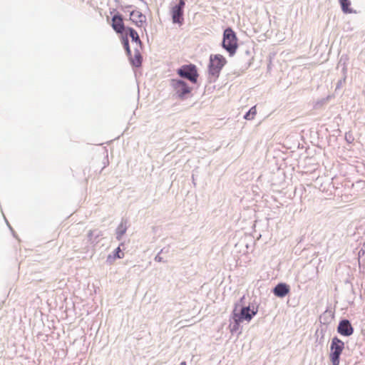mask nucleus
Instances as JSON below:
<instances>
[{
    "label": "nucleus",
    "instance_id": "1",
    "mask_svg": "<svg viewBox=\"0 0 365 365\" xmlns=\"http://www.w3.org/2000/svg\"><path fill=\"white\" fill-rule=\"evenodd\" d=\"M257 307H252L251 309L250 306L244 307L238 311L237 305L236 304L232 312V318L236 324L239 325L244 322H250L253 317L257 314Z\"/></svg>",
    "mask_w": 365,
    "mask_h": 365
},
{
    "label": "nucleus",
    "instance_id": "6",
    "mask_svg": "<svg viewBox=\"0 0 365 365\" xmlns=\"http://www.w3.org/2000/svg\"><path fill=\"white\" fill-rule=\"evenodd\" d=\"M177 72L180 77L185 78L193 83L197 81L198 73L196 66L193 64L182 66Z\"/></svg>",
    "mask_w": 365,
    "mask_h": 365
},
{
    "label": "nucleus",
    "instance_id": "2",
    "mask_svg": "<svg viewBox=\"0 0 365 365\" xmlns=\"http://www.w3.org/2000/svg\"><path fill=\"white\" fill-rule=\"evenodd\" d=\"M222 46L230 56L234 55L237 51V38L235 33L231 29H227L224 31Z\"/></svg>",
    "mask_w": 365,
    "mask_h": 365
},
{
    "label": "nucleus",
    "instance_id": "17",
    "mask_svg": "<svg viewBox=\"0 0 365 365\" xmlns=\"http://www.w3.org/2000/svg\"><path fill=\"white\" fill-rule=\"evenodd\" d=\"M113 29L117 32H122L124 29V24H112Z\"/></svg>",
    "mask_w": 365,
    "mask_h": 365
},
{
    "label": "nucleus",
    "instance_id": "9",
    "mask_svg": "<svg viewBox=\"0 0 365 365\" xmlns=\"http://www.w3.org/2000/svg\"><path fill=\"white\" fill-rule=\"evenodd\" d=\"M123 46L130 56V60L131 63L136 67H139L142 63V56L140 55V53L138 50L139 47H135L133 52L130 51L129 46H128V39H123Z\"/></svg>",
    "mask_w": 365,
    "mask_h": 365
},
{
    "label": "nucleus",
    "instance_id": "12",
    "mask_svg": "<svg viewBox=\"0 0 365 365\" xmlns=\"http://www.w3.org/2000/svg\"><path fill=\"white\" fill-rule=\"evenodd\" d=\"M289 286L284 283L278 284L274 289L273 293L278 297H284L289 292Z\"/></svg>",
    "mask_w": 365,
    "mask_h": 365
},
{
    "label": "nucleus",
    "instance_id": "8",
    "mask_svg": "<svg viewBox=\"0 0 365 365\" xmlns=\"http://www.w3.org/2000/svg\"><path fill=\"white\" fill-rule=\"evenodd\" d=\"M185 5V3L184 0H179L178 4L172 7L171 16L173 23H182L184 20L183 15Z\"/></svg>",
    "mask_w": 365,
    "mask_h": 365
},
{
    "label": "nucleus",
    "instance_id": "14",
    "mask_svg": "<svg viewBox=\"0 0 365 365\" xmlns=\"http://www.w3.org/2000/svg\"><path fill=\"white\" fill-rule=\"evenodd\" d=\"M342 11L346 14H350L352 12V10L350 7L351 1L350 0H339Z\"/></svg>",
    "mask_w": 365,
    "mask_h": 365
},
{
    "label": "nucleus",
    "instance_id": "15",
    "mask_svg": "<svg viewBox=\"0 0 365 365\" xmlns=\"http://www.w3.org/2000/svg\"><path fill=\"white\" fill-rule=\"evenodd\" d=\"M257 113L256 106L252 107L250 110L245 115L246 120L253 119Z\"/></svg>",
    "mask_w": 365,
    "mask_h": 365
},
{
    "label": "nucleus",
    "instance_id": "7",
    "mask_svg": "<svg viewBox=\"0 0 365 365\" xmlns=\"http://www.w3.org/2000/svg\"><path fill=\"white\" fill-rule=\"evenodd\" d=\"M171 86L179 98H183L186 94L191 92V88L187 84L182 81L178 79H173L171 81Z\"/></svg>",
    "mask_w": 365,
    "mask_h": 365
},
{
    "label": "nucleus",
    "instance_id": "19",
    "mask_svg": "<svg viewBox=\"0 0 365 365\" xmlns=\"http://www.w3.org/2000/svg\"><path fill=\"white\" fill-rule=\"evenodd\" d=\"M180 365H187V364H186V362H185V361H182V362H181V363H180Z\"/></svg>",
    "mask_w": 365,
    "mask_h": 365
},
{
    "label": "nucleus",
    "instance_id": "10",
    "mask_svg": "<svg viewBox=\"0 0 365 365\" xmlns=\"http://www.w3.org/2000/svg\"><path fill=\"white\" fill-rule=\"evenodd\" d=\"M337 331L340 334L348 336L353 334L354 329L349 321L344 319L339 322Z\"/></svg>",
    "mask_w": 365,
    "mask_h": 365
},
{
    "label": "nucleus",
    "instance_id": "13",
    "mask_svg": "<svg viewBox=\"0 0 365 365\" xmlns=\"http://www.w3.org/2000/svg\"><path fill=\"white\" fill-rule=\"evenodd\" d=\"M127 35H129L132 40V43L135 45V47H140L141 42L139 38L138 33L132 29H128V33Z\"/></svg>",
    "mask_w": 365,
    "mask_h": 365
},
{
    "label": "nucleus",
    "instance_id": "16",
    "mask_svg": "<svg viewBox=\"0 0 365 365\" xmlns=\"http://www.w3.org/2000/svg\"><path fill=\"white\" fill-rule=\"evenodd\" d=\"M123 257H124V254L121 252L120 247H118L115 250V253L114 255L113 258L114 259H115V258L121 259Z\"/></svg>",
    "mask_w": 365,
    "mask_h": 365
},
{
    "label": "nucleus",
    "instance_id": "18",
    "mask_svg": "<svg viewBox=\"0 0 365 365\" xmlns=\"http://www.w3.org/2000/svg\"><path fill=\"white\" fill-rule=\"evenodd\" d=\"M123 234H124V231H122L120 234H118V239H120Z\"/></svg>",
    "mask_w": 365,
    "mask_h": 365
},
{
    "label": "nucleus",
    "instance_id": "11",
    "mask_svg": "<svg viewBox=\"0 0 365 365\" xmlns=\"http://www.w3.org/2000/svg\"><path fill=\"white\" fill-rule=\"evenodd\" d=\"M129 21L131 23H145L146 17L140 11L133 7L129 13Z\"/></svg>",
    "mask_w": 365,
    "mask_h": 365
},
{
    "label": "nucleus",
    "instance_id": "3",
    "mask_svg": "<svg viewBox=\"0 0 365 365\" xmlns=\"http://www.w3.org/2000/svg\"><path fill=\"white\" fill-rule=\"evenodd\" d=\"M344 349V343L338 337H334L330 346L329 359L333 365H339L340 355Z\"/></svg>",
    "mask_w": 365,
    "mask_h": 365
},
{
    "label": "nucleus",
    "instance_id": "4",
    "mask_svg": "<svg viewBox=\"0 0 365 365\" xmlns=\"http://www.w3.org/2000/svg\"><path fill=\"white\" fill-rule=\"evenodd\" d=\"M226 63L227 60L223 56L220 54L211 55L209 63L210 74L217 77Z\"/></svg>",
    "mask_w": 365,
    "mask_h": 365
},
{
    "label": "nucleus",
    "instance_id": "5",
    "mask_svg": "<svg viewBox=\"0 0 365 365\" xmlns=\"http://www.w3.org/2000/svg\"><path fill=\"white\" fill-rule=\"evenodd\" d=\"M132 8L133 6L129 5L110 11L111 23H123L125 21H129V13Z\"/></svg>",
    "mask_w": 365,
    "mask_h": 365
}]
</instances>
